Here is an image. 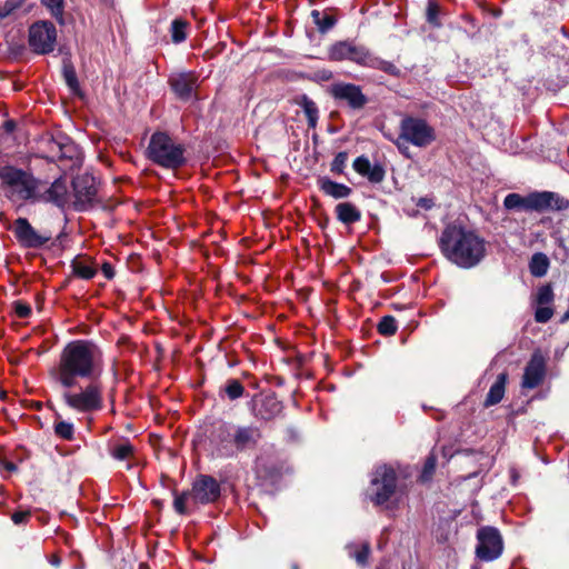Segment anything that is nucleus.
<instances>
[{
	"mask_svg": "<svg viewBox=\"0 0 569 569\" xmlns=\"http://www.w3.org/2000/svg\"><path fill=\"white\" fill-rule=\"evenodd\" d=\"M0 190L12 203L26 201L53 203L63 207L68 201V183L62 177L48 184L30 172L13 166L0 167Z\"/></svg>",
	"mask_w": 569,
	"mask_h": 569,
	"instance_id": "obj_1",
	"label": "nucleus"
},
{
	"mask_svg": "<svg viewBox=\"0 0 569 569\" xmlns=\"http://www.w3.org/2000/svg\"><path fill=\"white\" fill-rule=\"evenodd\" d=\"M101 371V352L88 340H74L62 350L59 365L51 376L63 387L71 388L77 378L92 379Z\"/></svg>",
	"mask_w": 569,
	"mask_h": 569,
	"instance_id": "obj_2",
	"label": "nucleus"
},
{
	"mask_svg": "<svg viewBox=\"0 0 569 569\" xmlns=\"http://www.w3.org/2000/svg\"><path fill=\"white\" fill-rule=\"evenodd\" d=\"M443 256L461 268L477 266L486 254V241L475 230L461 224H449L440 237Z\"/></svg>",
	"mask_w": 569,
	"mask_h": 569,
	"instance_id": "obj_3",
	"label": "nucleus"
},
{
	"mask_svg": "<svg viewBox=\"0 0 569 569\" xmlns=\"http://www.w3.org/2000/svg\"><path fill=\"white\" fill-rule=\"evenodd\" d=\"M260 439L261 431L253 425L223 423L218 428L213 441L220 457H233L254 449Z\"/></svg>",
	"mask_w": 569,
	"mask_h": 569,
	"instance_id": "obj_4",
	"label": "nucleus"
},
{
	"mask_svg": "<svg viewBox=\"0 0 569 569\" xmlns=\"http://www.w3.org/2000/svg\"><path fill=\"white\" fill-rule=\"evenodd\" d=\"M147 152L150 160L167 169L179 168L186 161L183 146L164 132L151 136Z\"/></svg>",
	"mask_w": 569,
	"mask_h": 569,
	"instance_id": "obj_5",
	"label": "nucleus"
},
{
	"mask_svg": "<svg viewBox=\"0 0 569 569\" xmlns=\"http://www.w3.org/2000/svg\"><path fill=\"white\" fill-rule=\"evenodd\" d=\"M435 140V130L425 119L405 117L400 122L399 137L395 140V143L402 153H406L408 147L405 146V143H411L418 148H426Z\"/></svg>",
	"mask_w": 569,
	"mask_h": 569,
	"instance_id": "obj_6",
	"label": "nucleus"
},
{
	"mask_svg": "<svg viewBox=\"0 0 569 569\" xmlns=\"http://www.w3.org/2000/svg\"><path fill=\"white\" fill-rule=\"evenodd\" d=\"M62 399L64 403L77 412L88 413L102 408V387L98 382H91L77 391L64 388Z\"/></svg>",
	"mask_w": 569,
	"mask_h": 569,
	"instance_id": "obj_7",
	"label": "nucleus"
},
{
	"mask_svg": "<svg viewBox=\"0 0 569 569\" xmlns=\"http://www.w3.org/2000/svg\"><path fill=\"white\" fill-rule=\"evenodd\" d=\"M397 475L396 471L388 466L378 467L371 478L368 495L370 500L377 506L389 507V502L396 495Z\"/></svg>",
	"mask_w": 569,
	"mask_h": 569,
	"instance_id": "obj_8",
	"label": "nucleus"
},
{
	"mask_svg": "<svg viewBox=\"0 0 569 569\" xmlns=\"http://www.w3.org/2000/svg\"><path fill=\"white\" fill-rule=\"evenodd\" d=\"M503 552V539L500 531L491 526H483L477 531L476 557L485 562L498 559Z\"/></svg>",
	"mask_w": 569,
	"mask_h": 569,
	"instance_id": "obj_9",
	"label": "nucleus"
},
{
	"mask_svg": "<svg viewBox=\"0 0 569 569\" xmlns=\"http://www.w3.org/2000/svg\"><path fill=\"white\" fill-rule=\"evenodd\" d=\"M28 42L37 54H47L54 50L57 29L50 21H37L29 28Z\"/></svg>",
	"mask_w": 569,
	"mask_h": 569,
	"instance_id": "obj_10",
	"label": "nucleus"
},
{
	"mask_svg": "<svg viewBox=\"0 0 569 569\" xmlns=\"http://www.w3.org/2000/svg\"><path fill=\"white\" fill-rule=\"evenodd\" d=\"M329 59L333 61L350 60L366 67L370 52L362 46L349 41H339L329 49Z\"/></svg>",
	"mask_w": 569,
	"mask_h": 569,
	"instance_id": "obj_11",
	"label": "nucleus"
},
{
	"mask_svg": "<svg viewBox=\"0 0 569 569\" xmlns=\"http://www.w3.org/2000/svg\"><path fill=\"white\" fill-rule=\"evenodd\" d=\"M220 496V485L210 476L198 477L191 490V498L197 503H210Z\"/></svg>",
	"mask_w": 569,
	"mask_h": 569,
	"instance_id": "obj_12",
	"label": "nucleus"
},
{
	"mask_svg": "<svg viewBox=\"0 0 569 569\" xmlns=\"http://www.w3.org/2000/svg\"><path fill=\"white\" fill-rule=\"evenodd\" d=\"M335 98L345 100L353 109H360L367 103L366 96L360 87L351 83H337L332 87Z\"/></svg>",
	"mask_w": 569,
	"mask_h": 569,
	"instance_id": "obj_13",
	"label": "nucleus"
},
{
	"mask_svg": "<svg viewBox=\"0 0 569 569\" xmlns=\"http://www.w3.org/2000/svg\"><path fill=\"white\" fill-rule=\"evenodd\" d=\"M13 232L18 241L24 247H38L47 241V238L39 236L26 218L16 220Z\"/></svg>",
	"mask_w": 569,
	"mask_h": 569,
	"instance_id": "obj_14",
	"label": "nucleus"
},
{
	"mask_svg": "<svg viewBox=\"0 0 569 569\" xmlns=\"http://www.w3.org/2000/svg\"><path fill=\"white\" fill-rule=\"evenodd\" d=\"M169 82L179 99L189 100L197 87V77L192 72H180L172 74Z\"/></svg>",
	"mask_w": 569,
	"mask_h": 569,
	"instance_id": "obj_15",
	"label": "nucleus"
},
{
	"mask_svg": "<svg viewBox=\"0 0 569 569\" xmlns=\"http://www.w3.org/2000/svg\"><path fill=\"white\" fill-rule=\"evenodd\" d=\"M545 376V360L539 353H533L530 361L528 362L523 378L522 387L533 389L540 385Z\"/></svg>",
	"mask_w": 569,
	"mask_h": 569,
	"instance_id": "obj_16",
	"label": "nucleus"
},
{
	"mask_svg": "<svg viewBox=\"0 0 569 569\" xmlns=\"http://www.w3.org/2000/svg\"><path fill=\"white\" fill-rule=\"evenodd\" d=\"M282 409L281 402L274 395H266L259 399H254L256 416L269 420L276 417Z\"/></svg>",
	"mask_w": 569,
	"mask_h": 569,
	"instance_id": "obj_17",
	"label": "nucleus"
},
{
	"mask_svg": "<svg viewBox=\"0 0 569 569\" xmlns=\"http://www.w3.org/2000/svg\"><path fill=\"white\" fill-rule=\"evenodd\" d=\"M353 169L359 174L367 177L370 182L379 183L385 178V170L381 166H372L368 158L361 156L353 161Z\"/></svg>",
	"mask_w": 569,
	"mask_h": 569,
	"instance_id": "obj_18",
	"label": "nucleus"
},
{
	"mask_svg": "<svg viewBox=\"0 0 569 569\" xmlns=\"http://www.w3.org/2000/svg\"><path fill=\"white\" fill-rule=\"evenodd\" d=\"M73 189L77 199L81 202L91 201L97 192L93 178L88 176L78 177L74 179Z\"/></svg>",
	"mask_w": 569,
	"mask_h": 569,
	"instance_id": "obj_19",
	"label": "nucleus"
},
{
	"mask_svg": "<svg viewBox=\"0 0 569 569\" xmlns=\"http://www.w3.org/2000/svg\"><path fill=\"white\" fill-rule=\"evenodd\" d=\"M51 151L54 152L60 160L69 159L77 161L80 157L78 147L68 138H63L60 141L53 140L51 142Z\"/></svg>",
	"mask_w": 569,
	"mask_h": 569,
	"instance_id": "obj_20",
	"label": "nucleus"
},
{
	"mask_svg": "<svg viewBox=\"0 0 569 569\" xmlns=\"http://www.w3.org/2000/svg\"><path fill=\"white\" fill-rule=\"evenodd\" d=\"M109 453L118 461H129L134 457V447L129 440H119L109 446Z\"/></svg>",
	"mask_w": 569,
	"mask_h": 569,
	"instance_id": "obj_21",
	"label": "nucleus"
},
{
	"mask_svg": "<svg viewBox=\"0 0 569 569\" xmlns=\"http://www.w3.org/2000/svg\"><path fill=\"white\" fill-rule=\"evenodd\" d=\"M320 189L328 196L335 199H342L349 197L351 189L342 183L335 182L328 178L319 179Z\"/></svg>",
	"mask_w": 569,
	"mask_h": 569,
	"instance_id": "obj_22",
	"label": "nucleus"
},
{
	"mask_svg": "<svg viewBox=\"0 0 569 569\" xmlns=\"http://www.w3.org/2000/svg\"><path fill=\"white\" fill-rule=\"evenodd\" d=\"M346 549L349 557L353 558L359 566H368L369 556L371 552L370 543L368 541L361 543H349L347 545Z\"/></svg>",
	"mask_w": 569,
	"mask_h": 569,
	"instance_id": "obj_23",
	"label": "nucleus"
},
{
	"mask_svg": "<svg viewBox=\"0 0 569 569\" xmlns=\"http://www.w3.org/2000/svg\"><path fill=\"white\" fill-rule=\"evenodd\" d=\"M337 218L346 223L351 224L361 219V212L359 209L350 202H341L336 207Z\"/></svg>",
	"mask_w": 569,
	"mask_h": 569,
	"instance_id": "obj_24",
	"label": "nucleus"
},
{
	"mask_svg": "<svg viewBox=\"0 0 569 569\" xmlns=\"http://www.w3.org/2000/svg\"><path fill=\"white\" fill-rule=\"evenodd\" d=\"M507 380L506 373H500L496 380V382L490 387L487 398L485 400V406L490 407L497 405L501 401L505 395V385Z\"/></svg>",
	"mask_w": 569,
	"mask_h": 569,
	"instance_id": "obj_25",
	"label": "nucleus"
},
{
	"mask_svg": "<svg viewBox=\"0 0 569 569\" xmlns=\"http://www.w3.org/2000/svg\"><path fill=\"white\" fill-rule=\"evenodd\" d=\"M366 67L375 68L392 76H397L399 73V69L392 62L382 60L378 57L372 56L371 53L369 56Z\"/></svg>",
	"mask_w": 569,
	"mask_h": 569,
	"instance_id": "obj_26",
	"label": "nucleus"
},
{
	"mask_svg": "<svg viewBox=\"0 0 569 569\" xmlns=\"http://www.w3.org/2000/svg\"><path fill=\"white\" fill-rule=\"evenodd\" d=\"M311 17L313 19V22L318 27V30L322 33L330 30L336 23V19L332 16L327 14V13H321L318 10H313L311 12Z\"/></svg>",
	"mask_w": 569,
	"mask_h": 569,
	"instance_id": "obj_27",
	"label": "nucleus"
},
{
	"mask_svg": "<svg viewBox=\"0 0 569 569\" xmlns=\"http://www.w3.org/2000/svg\"><path fill=\"white\" fill-rule=\"evenodd\" d=\"M300 106L302 107L303 112L308 119L309 127L315 128L318 120V108L316 103L307 96H303L301 98Z\"/></svg>",
	"mask_w": 569,
	"mask_h": 569,
	"instance_id": "obj_28",
	"label": "nucleus"
},
{
	"mask_svg": "<svg viewBox=\"0 0 569 569\" xmlns=\"http://www.w3.org/2000/svg\"><path fill=\"white\" fill-rule=\"evenodd\" d=\"M531 207L535 209L555 208V194L551 192H541L530 198Z\"/></svg>",
	"mask_w": 569,
	"mask_h": 569,
	"instance_id": "obj_29",
	"label": "nucleus"
},
{
	"mask_svg": "<svg viewBox=\"0 0 569 569\" xmlns=\"http://www.w3.org/2000/svg\"><path fill=\"white\" fill-rule=\"evenodd\" d=\"M548 259L543 253H536L530 261V272L536 277H542L548 270Z\"/></svg>",
	"mask_w": 569,
	"mask_h": 569,
	"instance_id": "obj_30",
	"label": "nucleus"
},
{
	"mask_svg": "<svg viewBox=\"0 0 569 569\" xmlns=\"http://www.w3.org/2000/svg\"><path fill=\"white\" fill-rule=\"evenodd\" d=\"M74 274L82 279H91L96 274V269L83 259H76L72 262Z\"/></svg>",
	"mask_w": 569,
	"mask_h": 569,
	"instance_id": "obj_31",
	"label": "nucleus"
},
{
	"mask_svg": "<svg viewBox=\"0 0 569 569\" xmlns=\"http://www.w3.org/2000/svg\"><path fill=\"white\" fill-rule=\"evenodd\" d=\"M440 7L435 0H429L427 4V12L426 18L429 24H431L435 28L441 27L440 21Z\"/></svg>",
	"mask_w": 569,
	"mask_h": 569,
	"instance_id": "obj_32",
	"label": "nucleus"
},
{
	"mask_svg": "<svg viewBox=\"0 0 569 569\" xmlns=\"http://www.w3.org/2000/svg\"><path fill=\"white\" fill-rule=\"evenodd\" d=\"M187 22L180 19H176L171 23V38L176 43L182 42L187 38Z\"/></svg>",
	"mask_w": 569,
	"mask_h": 569,
	"instance_id": "obj_33",
	"label": "nucleus"
},
{
	"mask_svg": "<svg viewBox=\"0 0 569 569\" xmlns=\"http://www.w3.org/2000/svg\"><path fill=\"white\" fill-rule=\"evenodd\" d=\"M63 78L68 87L77 92L79 90V82L77 79L76 70L70 63H64L63 66Z\"/></svg>",
	"mask_w": 569,
	"mask_h": 569,
	"instance_id": "obj_34",
	"label": "nucleus"
},
{
	"mask_svg": "<svg viewBox=\"0 0 569 569\" xmlns=\"http://www.w3.org/2000/svg\"><path fill=\"white\" fill-rule=\"evenodd\" d=\"M378 331L385 336H391L396 333L397 325L395 318L391 316L383 317L378 325Z\"/></svg>",
	"mask_w": 569,
	"mask_h": 569,
	"instance_id": "obj_35",
	"label": "nucleus"
},
{
	"mask_svg": "<svg viewBox=\"0 0 569 569\" xmlns=\"http://www.w3.org/2000/svg\"><path fill=\"white\" fill-rule=\"evenodd\" d=\"M553 300V291L549 284L542 286L538 289L536 302L539 306H549Z\"/></svg>",
	"mask_w": 569,
	"mask_h": 569,
	"instance_id": "obj_36",
	"label": "nucleus"
},
{
	"mask_svg": "<svg viewBox=\"0 0 569 569\" xmlns=\"http://www.w3.org/2000/svg\"><path fill=\"white\" fill-rule=\"evenodd\" d=\"M23 2L24 0H6L0 4V18L4 19L9 17L14 10L19 9Z\"/></svg>",
	"mask_w": 569,
	"mask_h": 569,
	"instance_id": "obj_37",
	"label": "nucleus"
},
{
	"mask_svg": "<svg viewBox=\"0 0 569 569\" xmlns=\"http://www.w3.org/2000/svg\"><path fill=\"white\" fill-rule=\"evenodd\" d=\"M243 386L238 380H230L226 386V393L231 400H236L243 395Z\"/></svg>",
	"mask_w": 569,
	"mask_h": 569,
	"instance_id": "obj_38",
	"label": "nucleus"
},
{
	"mask_svg": "<svg viewBox=\"0 0 569 569\" xmlns=\"http://www.w3.org/2000/svg\"><path fill=\"white\" fill-rule=\"evenodd\" d=\"M436 457L433 455L429 456L425 462L420 480L422 482L429 481L435 472L436 469Z\"/></svg>",
	"mask_w": 569,
	"mask_h": 569,
	"instance_id": "obj_39",
	"label": "nucleus"
},
{
	"mask_svg": "<svg viewBox=\"0 0 569 569\" xmlns=\"http://www.w3.org/2000/svg\"><path fill=\"white\" fill-rule=\"evenodd\" d=\"M56 433L67 440H70L73 436V425L67 421H60L54 427Z\"/></svg>",
	"mask_w": 569,
	"mask_h": 569,
	"instance_id": "obj_40",
	"label": "nucleus"
},
{
	"mask_svg": "<svg viewBox=\"0 0 569 569\" xmlns=\"http://www.w3.org/2000/svg\"><path fill=\"white\" fill-rule=\"evenodd\" d=\"M188 498H191V491L190 492H182L181 495H177L173 501V508L179 515L187 513V500Z\"/></svg>",
	"mask_w": 569,
	"mask_h": 569,
	"instance_id": "obj_41",
	"label": "nucleus"
},
{
	"mask_svg": "<svg viewBox=\"0 0 569 569\" xmlns=\"http://www.w3.org/2000/svg\"><path fill=\"white\" fill-rule=\"evenodd\" d=\"M347 160H348V154L347 152H339L332 163H331V171L335 172V173H342L343 172V169L346 167V163H347Z\"/></svg>",
	"mask_w": 569,
	"mask_h": 569,
	"instance_id": "obj_42",
	"label": "nucleus"
},
{
	"mask_svg": "<svg viewBox=\"0 0 569 569\" xmlns=\"http://www.w3.org/2000/svg\"><path fill=\"white\" fill-rule=\"evenodd\" d=\"M553 315L552 308L549 306H539L535 312V320L545 323L551 319Z\"/></svg>",
	"mask_w": 569,
	"mask_h": 569,
	"instance_id": "obj_43",
	"label": "nucleus"
},
{
	"mask_svg": "<svg viewBox=\"0 0 569 569\" xmlns=\"http://www.w3.org/2000/svg\"><path fill=\"white\" fill-rule=\"evenodd\" d=\"M41 2L51 11L53 17L62 16V0H41Z\"/></svg>",
	"mask_w": 569,
	"mask_h": 569,
	"instance_id": "obj_44",
	"label": "nucleus"
},
{
	"mask_svg": "<svg viewBox=\"0 0 569 569\" xmlns=\"http://www.w3.org/2000/svg\"><path fill=\"white\" fill-rule=\"evenodd\" d=\"M523 199L517 193H510L505 198L503 204L507 209H516L521 207Z\"/></svg>",
	"mask_w": 569,
	"mask_h": 569,
	"instance_id": "obj_45",
	"label": "nucleus"
},
{
	"mask_svg": "<svg viewBox=\"0 0 569 569\" xmlns=\"http://www.w3.org/2000/svg\"><path fill=\"white\" fill-rule=\"evenodd\" d=\"M30 517L29 511H17L12 515L11 519L16 525H21L27 522Z\"/></svg>",
	"mask_w": 569,
	"mask_h": 569,
	"instance_id": "obj_46",
	"label": "nucleus"
},
{
	"mask_svg": "<svg viewBox=\"0 0 569 569\" xmlns=\"http://www.w3.org/2000/svg\"><path fill=\"white\" fill-rule=\"evenodd\" d=\"M16 312L20 318H26L30 315L31 309L29 306L23 303H17L16 306Z\"/></svg>",
	"mask_w": 569,
	"mask_h": 569,
	"instance_id": "obj_47",
	"label": "nucleus"
},
{
	"mask_svg": "<svg viewBox=\"0 0 569 569\" xmlns=\"http://www.w3.org/2000/svg\"><path fill=\"white\" fill-rule=\"evenodd\" d=\"M417 206L425 209H430L432 207V201L428 198H420L417 202Z\"/></svg>",
	"mask_w": 569,
	"mask_h": 569,
	"instance_id": "obj_48",
	"label": "nucleus"
},
{
	"mask_svg": "<svg viewBox=\"0 0 569 569\" xmlns=\"http://www.w3.org/2000/svg\"><path fill=\"white\" fill-rule=\"evenodd\" d=\"M102 271L108 279H111L113 277V270L110 264H103Z\"/></svg>",
	"mask_w": 569,
	"mask_h": 569,
	"instance_id": "obj_49",
	"label": "nucleus"
},
{
	"mask_svg": "<svg viewBox=\"0 0 569 569\" xmlns=\"http://www.w3.org/2000/svg\"><path fill=\"white\" fill-rule=\"evenodd\" d=\"M59 563H60V559H59V558H57V557H54V558L52 559V565H54V566H59Z\"/></svg>",
	"mask_w": 569,
	"mask_h": 569,
	"instance_id": "obj_50",
	"label": "nucleus"
},
{
	"mask_svg": "<svg viewBox=\"0 0 569 569\" xmlns=\"http://www.w3.org/2000/svg\"><path fill=\"white\" fill-rule=\"evenodd\" d=\"M7 469L8 470H16V466L13 463H8L7 465Z\"/></svg>",
	"mask_w": 569,
	"mask_h": 569,
	"instance_id": "obj_51",
	"label": "nucleus"
}]
</instances>
